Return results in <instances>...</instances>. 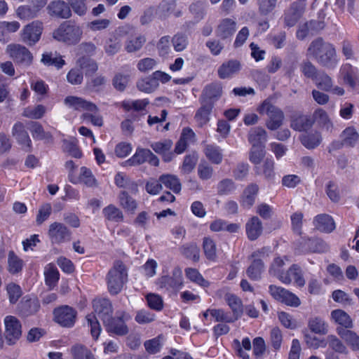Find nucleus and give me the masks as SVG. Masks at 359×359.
Returning <instances> with one entry per match:
<instances>
[{"mask_svg":"<svg viewBox=\"0 0 359 359\" xmlns=\"http://www.w3.org/2000/svg\"><path fill=\"white\" fill-rule=\"evenodd\" d=\"M212 107L210 103L203 104L202 107L197 111L195 115V119L201 127L208 122L209 115L212 110Z\"/></svg>","mask_w":359,"mask_h":359,"instance_id":"nucleus-59","label":"nucleus"},{"mask_svg":"<svg viewBox=\"0 0 359 359\" xmlns=\"http://www.w3.org/2000/svg\"><path fill=\"white\" fill-rule=\"evenodd\" d=\"M312 126V119L309 116L302 114L294 117L290 124L291 128L297 131L306 130Z\"/></svg>","mask_w":359,"mask_h":359,"instance_id":"nucleus-37","label":"nucleus"},{"mask_svg":"<svg viewBox=\"0 0 359 359\" xmlns=\"http://www.w3.org/2000/svg\"><path fill=\"white\" fill-rule=\"evenodd\" d=\"M48 237L53 243L60 244L71 240V231L62 223L53 222L49 226Z\"/></svg>","mask_w":359,"mask_h":359,"instance_id":"nucleus-13","label":"nucleus"},{"mask_svg":"<svg viewBox=\"0 0 359 359\" xmlns=\"http://www.w3.org/2000/svg\"><path fill=\"white\" fill-rule=\"evenodd\" d=\"M198 162V155L196 153L187 154L183 159L182 163L180 167L182 174L187 175L191 173L195 168Z\"/></svg>","mask_w":359,"mask_h":359,"instance_id":"nucleus-45","label":"nucleus"},{"mask_svg":"<svg viewBox=\"0 0 359 359\" xmlns=\"http://www.w3.org/2000/svg\"><path fill=\"white\" fill-rule=\"evenodd\" d=\"M50 15L60 18H68L72 12L69 5L64 1H54L50 3L47 7Z\"/></svg>","mask_w":359,"mask_h":359,"instance_id":"nucleus-22","label":"nucleus"},{"mask_svg":"<svg viewBox=\"0 0 359 359\" xmlns=\"http://www.w3.org/2000/svg\"><path fill=\"white\" fill-rule=\"evenodd\" d=\"M236 31V22L230 18H226L219 22L215 34L222 39H228L233 35Z\"/></svg>","mask_w":359,"mask_h":359,"instance_id":"nucleus-19","label":"nucleus"},{"mask_svg":"<svg viewBox=\"0 0 359 359\" xmlns=\"http://www.w3.org/2000/svg\"><path fill=\"white\" fill-rule=\"evenodd\" d=\"M206 158L214 164H219L223 158L222 149L217 145L206 144L203 149Z\"/></svg>","mask_w":359,"mask_h":359,"instance_id":"nucleus-35","label":"nucleus"},{"mask_svg":"<svg viewBox=\"0 0 359 359\" xmlns=\"http://www.w3.org/2000/svg\"><path fill=\"white\" fill-rule=\"evenodd\" d=\"M339 73L344 81L351 88L359 86V72L356 67L346 63L341 67Z\"/></svg>","mask_w":359,"mask_h":359,"instance_id":"nucleus-18","label":"nucleus"},{"mask_svg":"<svg viewBox=\"0 0 359 359\" xmlns=\"http://www.w3.org/2000/svg\"><path fill=\"white\" fill-rule=\"evenodd\" d=\"M307 55L313 57L321 65L333 69L337 63L336 50L334 46L318 38L311 42Z\"/></svg>","mask_w":359,"mask_h":359,"instance_id":"nucleus-1","label":"nucleus"},{"mask_svg":"<svg viewBox=\"0 0 359 359\" xmlns=\"http://www.w3.org/2000/svg\"><path fill=\"white\" fill-rule=\"evenodd\" d=\"M257 12L261 16H268L275 13L278 0H255Z\"/></svg>","mask_w":359,"mask_h":359,"instance_id":"nucleus-31","label":"nucleus"},{"mask_svg":"<svg viewBox=\"0 0 359 359\" xmlns=\"http://www.w3.org/2000/svg\"><path fill=\"white\" fill-rule=\"evenodd\" d=\"M74 359H96L92 352L85 346L76 344L71 348Z\"/></svg>","mask_w":359,"mask_h":359,"instance_id":"nucleus-52","label":"nucleus"},{"mask_svg":"<svg viewBox=\"0 0 359 359\" xmlns=\"http://www.w3.org/2000/svg\"><path fill=\"white\" fill-rule=\"evenodd\" d=\"M255 172L258 175H264L266 179L271 180L274 177V161L271 158H266L262 165H257L254 168Z\"/></svg>","mask_w":359,"mask_h":359,"instance_id":"nucleus-36","label":"nucleus"},{"mask_svg":"<svg viewBox=\"0 0 359 359\" xmlns=\"http://www.w3.org/2000/svg\"><path fill=\"white\" fill-rule=\"evenodd\" d=\"M54 320L64 327H72L74 325L77 312L67 305L57 307L53 311Z\"/></svg>","mask_w":359,"mask_h":359,"instance_id":"nucleus-9","label":"nucleus"},{"mask_svg":"<svg viewBox=\"0 0 359 359\" xmlns=\"http://www.w3.org/2000/svg\"><path fill=\"white\" fill-rule=\"evenodd\" d=\"M82 34V29L79 25L72 22H66L54 31L53 38L72 45L77 43L81 40Z\"/></svg>","mask_w":359,"mask_h":359,"instance_id":"nucleus-4","label":"nucleus"},{"mask_svg":"<svg viewBox=\"0 0 359 359\" xmlns=\"http://www.w3.org/2000/svg\"><path fill=\"white\" fill-rule=\"evenodd\" d=\"M64 103L69 108L76 111H86L88 112L98 111V108L94 103L78 96H67L64 100Z\"/></svg>","mask_w":359,"mask_h":359,"instance_id":"nucleus-14","label":"nucleus"},{"mask_svg":"<svg viewBox=\"0 0 359 359\" xmlns=\"http://www.w3.org/2000/svg\"><path fill=\"white\" fill-rule=\"evenodd\" d=\"M46 111V107L42 104H38L35 107H26L23 111L22 115L27 118L39 119L44 115Z\"/></svg>","mask_w":359,"mask_h":359,"instance_id":"nucleus-60","label":"nucleus"},{"mask_svg":"<svg viewBox=\"0 0 359 359\" xmlns=\"http://www.w3.org/2000/svg\"><path fill=\"white\" fill-rule=\"evenodd\" d=\"M270 294L277 301L287 306L297 307L300 305L299 298L289 290L274 285L269 287Z\"/></svg>","mask_w":359,"mask_h":359,"instance_id":"nucleus-10","label":"nucleus"},{"mask_svg":"<svg viewBox=\"0 0 359 359\" xmlns=\"http://www.w3.org/2000/svg\"><path fill=\"white\" fill-rule=\"evenodd\" d=\"M279 280L284 284H290L292 281L300 287L305 285V280L301 269L294 264L285 273L279 275Z\"/></svg>","mask_w":359,"mask_h":359,"instance_id":"nucleus-16","label":"nucleus"},{"mask_svg":"<svg viewBox=\"0 0 359 359\" xmlns=\"http://www.w3.org/2000/svg\"><path fill=\"white\" fill-rule=\"evenodd\" d=\"M264 156V147H252L250 151L249 160L255 166L259 165Z\"/></svg>","mask_w":359,"mask_h":359,"instance_id":"nucleus-64","label":"nucleus"},{"mask_svg":"<svg viewBox=\"0 0 359 359\" xmlns=\"http://www.w3.org/2000/svg\"><path fill=\"white\" fill-rule=\"evenodd\" d=\"M332 318L334 322L346 328H351L353 323L348 313L341 309H336L331 313Z\"/></svg>","mask_w":359,"mask_h":359,"instance_id":"nucleus-43","label":"nucleus"},{"mask_svg":"<svg viewBox=\"0 0 359 359\" xmlns=\"http://www.w3.org/2000/svg\"><path fill=\"white\" fill-rule=\"evenodd\" d=\"M158 85L159 83L153 79L151 75L140 79L136 84L139 90L147 93L154 91L158 87Z\"/></svg>","mask_w":359,"mask_h":359,"instance_id":"nucleus-48","label":"nucleus"},{"mask_svg":"<svg viewBox=\"0 0 359 359\" xmlns=\"http://www.w3.org/2000/svg\"><path fill=\"white\" fill-rule=\"evenodd\" d=\"M29 130L34 139L53 140L52 135L45 132L42 126L39 123H33Z\"/></svg>","mask_w":359,"mask_h":359,"instance_id":"nucleus-61","label":"nucleus"},{"mask_svg":"<svg viewBox=\"0 0 359 359\" xmlns=\"http://www.w3.org/2000/svg\"><path fill=\"white\" fill-rule=\"evenodd\" d=\"M12 135L17 140L18 142L27 151H30L32 147V141L22 123L17 122L13 127Z\"/></svg>","mask_w":359,"mask_h":359,"instance_id":"nucleus-21","label":"nucleus"},{"mask_svg":"<svg viewBox=\"0 0 359 359\" xmlns=\"http://www.w3.org/2000/svg\"><path fill=\"white\" fill-rule=\"evenodd\" d=\"M5 337L8 344H14L22 335V327L18 318L13 316H7L4 319Z\"/></svg>","mask_w":359,"mask_h":359,"instance_id":"nucleus-12","label":"nucleus"},{"mask_svg":"<svg viewBox=\"0 0 359 359\" xmlns=\"http://www.w3.org/2000/svg\"><path fill=\"white\" fill-rule=\"evenodd\" d=\"M308 326L311 331L316 334H325L327 332V325L322 318L318 317L311 318Z\"/></svg>","mask_w":359,"mask_h":359,"instance_id":"nucleus-54","label":"nucleus"},{"mask_svg":"<svg viewBox=\"0 0 359 359\" xmlns=\"http://www.w3.org/2000/svg\"><path fill=\"white\" fill-rule=\"evenodd\" d=\"M45 280L46 285L50 288H53L57 283L60 278V273L56 266L53 264H49L44 271Z\"/></svg>","mask_w":359,"mask_h":359,"instance_id":"nucleus-38","label":"nucleus"},{"mask_svg":"<svg viewBox=\"0 0 359 359\" xmlns=\"http://www.w3.org/2000/svg\"><path fill=\"white\" fill-rule=\"evenodd\" d=\"M94 312L103 321V323L111 318L113 313L112 305L107 299H97L93 301Z\"/></svg>","mask_w":359,"mask_h":359,"instance_id":"nucleus-17","label":"nucleus"},{"mask_svg":"<svg viewBox=\"0 0 359 359\" xmlns=\"http://www.w3.org/2000/svg\"><path fill=\"white\" fill-rule=\"evenodd\" d=\"M41 62L46 66H54L57 69H61L65 65V61L57 52L44 53L42 55Z\"/></svg>","mask_w":359,"mask_h":359,"instance_id":"nucleus-34","label":"nucleus"},{"mask_svg":"<svg viewBox=\"0 0 359 359\" xmlns=\"http://www.w3.org/2000/svg\"><path fill=\"white\" fill-rule=\"evenodd\" d=\"M326 343L334 351L339 353H348V349L343 342L334 335H328L326 338Z\"/></svg>","mask_w":359,"mask_h":359,"instance_id":"nucleus-57","label":"nucleus"},{"mask_svg":"<svg viewBox=\"0 0 359 359\" xmlns=\"http://www.w3.org/2000/svg\"><path fill=\"white\" fill-rule=\"evenodd\" d=\"M24 262L13 251H10L8 255V270L12 274L20 273L23 267Z\"/></svg>","mask_w":359,"mask_h":359,"instance_id":"nucleus-46","label":"nucleus"},{"mask_svg":"<svg viewBox=\"0 0 359 359\" xmlns=\"http://www.w3.org/2000/svg\"><path fill=\"white\" fill-rule=\"evenodd\" d=\"M146 42V38L140 34L128 36L124 42V48L129 53L140 50Z\"/></svg>","mask_w":359,"mask_h":359,"instance_id":"nucleus-26","label":"nucleus"},{"mask_svg":"<svg viewBox=\"0 0 359 359\" xmlns=\"http://www.w3.org/2000/svg\"><path fill=\"white\" fill-rule=\"evenodd\" d=\"M156 285L165 291L177 292L183 286L182 272L176 268L172 271V276H163L157 279Z\"/></svg>","mask_w":359,"mask_h":359,"instance_id":"nucleus-6","label":"nucleus"},{"mask_svg":"<svg viewBox=\"0 0 359 359\" xmlns=\"http://www.w3.org/2000/svg\"><path fill=\"white\" fill-rule=\"evenodd\" d=\"M210 317L217 323H232L234 320L231 316V313L223 309H212Z\"/></svg>","mask_w":359,"mask_h":359,"instance_id":"nucleus-53","label":"nucleus"},{"mask_svg":"<svg viewBox=\"0 0 359 359\" xmlns=\"http://www.w3.org/2000/svg\"><path fill=\"white\" fill-rule=\"evenodd\" d=\"M309 251L312 252H324L328 250L327 243L320 238H309L306 242Z\"/></svg>","mask_w":359,"mask_h":359,"instance_id":"nucleus-62","label":"nucleus"},{"mask_svg":"<svg viewBox=\"0 0 359 359\" xmlns=\"http://www.w3.org/2000/svg\"><path fill=\"white\" fill-rule=\"evenodd\" d=\"M130 319V316L125 311H118L116 316L110 318L104 325L109 333L114 334L118 336L126 335L128 333V327L126 325V321Z\"/></svg>","mask_w":359,"mask_h":359,"instance_id":"nucleus-8","label":"nucleus"},{"mask_svg":"<svg viewBox=\"0 0 359 359\" xmlns=\"http://www.w3.org/2000/svg\"><path fill=\"white\" fill-rule=\"evenodd\" d=\"M313 224L320 231L330 233L335 228L332 218L326 214L318 215L313 219Z\"/></svg>","mask_w":359,"mask_h":359,"instance_id":"nucleus-29","label":"nucleus"},{"mask_svg":"<svg viewBox=\"0 0 359 359\" xmlns=\"http://www.w3.org/2000/svg\"><path fill=\"white\" fill-rule=\"evenodd\" d=\"M149 149L138 148L133 156L123 163L124 165L135 166L147 162Z\"/></svg>","mask_w":359,"mask_h":359,"instance_id":"nucleus-42","label":"nucleus"},{"mask_svg":"<svg viewBox=\"0 0 359 359\" xmlns=\"http://www.w3.org/2000/svg\"><path fill=\"white\" fill-rule=\"evenodd\" d=\"M304 8L298 2H293L283 14L284 25L287 27L294 26L302 16Z\"/></svg>","mask_w":359,"mask_h":359,"instance_id":"nucleus-15","label":"nucleus"},{"mask_svg":"<svg viewBox=\"0 0 359 359\" xmlns=\"http://www.w3.org/2000/svg\"><path fill=\"white\" fill-rule=\"evenodd\" d=\"M72 183L76 184L79 182L83 183L89 187L96 186V180L94 177L92 172L86 167H81L80 169V175L78 179H72Z\"/></svg>","mask_w":359,"mask_h":359,"instance_id":"nucleus-41","label":"nucleus"},{"mask_svg":"<svg viewBox=\"0 0 359 359\" xmlns=\"http://www.w3.org/2000/svg\"><path fill=\"white\" fill-rule=\"evenodd\" d=\"M241 63L236 60H230L222 64L218 68L217 74L220 79H224L231 77L241 69Z\"/></svg>","mask_w":359,"mask_h":359,"instance_id":"nucleus-25","label":"nucleus"},{"mask_svg":"<svg viewBox=\"0 0 359 359\" xmlns=\"http://www.w3.org/2000/svg\"><path fill=\"white\" fill-rule=\"evenodd\" d=\"M6 52L17 64L29 66L32 62V54L25 46L21 44H8L6 47Z\"/></svg>","mask_w":359,"mask_h":359,"instance_id":"nucleus-7","label":"nucleus"},{"mask_svg":"<svg viewBox=\"0 0 359 359\" xmlns=\"http://www.w3.org/2000/svg\"><path fill=\"white\" fill-rule=\"evenodd\" d=\"M323 28V25L322 22L318 21L311 20L298 29L297 31V37L299 39H304L309 32L310 29H322Z\"/></svg>","mask_w":359,"mask_h":359,"instance_id":"nucleus-58","label":"nucleus"},{"mask_svg":"<svg viewBox=\"0 0 359 359\" xmlns=\"http://www.w3.org/2000/svg\"><path fill=\"white\" fill-rule=\"evenodd\" d=\"M62 150L74 158H79L82 156V153L78 146V141L74 137L62 140Z\"/></svg>","mask_w":359,"mask_h":359,"instance_id":"nucleus-40","label":"nucleus"},{"mask_svg":"<svg viewBox=\"0 0 359 359\" xmlns=\"http://www.w3.org/2000/svg\"><path fill=\"white\" fill-rule=\"evenodd\" d=\"M303 219L304 214L300 211L295 212L290 216L292 230L299 236L302 234Z\"/></svg>","mask_w":359,"mask_h":359,"instance_id":"nucleus-63","label":"nucleus"},{"mask_svg":"<svg viewBox=\"0 0 359 359\" xmlns=\"http://www.w3.org/2000/svg\"><path fill=\"white\" fill-rule=\"evenodd\" d=\"M302 144L309 149L317 147L322 142V137L319 132L309 133L300 137Z\"/></svg>","mask_w":359,"mask_h":359,"instance_id":"nucleus-33","label":"nucleus"},{"mask_svg":"<svg viewBox=\"0 0 359 359\" xmlns=\"http://www.w3.org/2000/svg\"><path fill=\"white\" fill-rule=\"evenodd\" d=\"M224 300L231 310V316L236 322L243 313V306L241 298L234 294L226 292L224 294Z\"/></svg>","mask_w":359,"mask_h":359,"instance_id":"nucleus-20","label":"nucleus"},{"mask_svg":"<svg viewBox=\"0 0 359 359\" xmlns=\"http://www.w3.org/2000/svg\"><path fill=\"white\" fill-rule=\"evenodd\" d=\"M257 111L262 115H266V126L270 130H276L283 124L285 115L283 110L266 99L257 107Z\"/></svg>","mask_w":359,"mask_h":359,"instance_id":"nucleus-3","label":"nucleus"},{"mask_svg":"<svg viewBox=\"0 0 359 359\" xmlns=\"http://www.w3.org/2000/svg\"><path fill=\"white\" fill-rule=\"evenodd\" d=\"M159 181L167 189L172 190L175 194H179L182 189V185L179 178L171 174H164L159 177Z\"/></svg>","mask_w":359,"mask_h":359,"instance_id":"nucleus-32","label":"nucleus"},{"mask_svg":"<svg viewBox=\"0 0 359 359\" xmlns=\"http://www.w3.org/2000/svg\"><path fill=\"white\" fill-rule=\"evenodd\" d=\"M185 275L191 282H194L201 287H208L210 285V283L206 280L196 269L187 268L185 269Z\"/></svg>","mask_w":359,"mask_h":359,"instance_id":"nucleus-50","label":"nucleus"},{"mask_svg":"<svg viewBox=\"0 0 359 359\" xmlns=\"http://www.w3.org/2000/svg\"><path fill=\"white\" fill-rule=\"evenodd\" d=\"M263 226L261 220L256 216L250 218L245 224L247 237L250 241L257 240L262 233Z\"/></svg>","mask_w":359,"mask_h":359,"instance_id":"nucleus-24","label":"nucleus"},{"mask_svg":"<svg viewBox=\"0 0 359 359\" xmlns=\"http://www.w3.org/2000/svg\"><path fill=\"white\" fill-rule=\"evenodd\" d=\"M128 280L126 266L119 260L116 261L107 276L108 290L111 294H118Z\"/></svg>","mask_w":359,"mask_h":359,"instance_id":"nucleus-2","label":"nucleus"},{"mask_svg":"<svg viewBox=\"0 0 359 359\" xmlns=\"http://www.w3.org/2000/svg\"><path fill=\"white\" fill-rule=\"evenodd\" d=\"M266 140V132L262 127L254 128L249 132L248 141L252 147H264Z\"/></svg>","mask_w":359,"mask_h":359,"instance_id":"nucleus-30","label":"nucleus"},{"mask_svg":"<svg viewBox=\"0 0 359 359\" xmlns=\"http://www.w3.org/2000/svg\"><path fill=\"white\" fill-rule=\"evenodd\" d=\"M104 217L116 222H122L123 220V215L122 211L114 205H109L102 210Z\"/></svg>","mask_w":359,"mask_h":359,"instance_id":"nucleus-49","label":"nucleus"},{"mask_svg":"<svg viewBox=\"0 0 359 359\" xmlns=\"http://www.w3.org/2000/svg\"><path fill=\"white\" fill-rule=\"evenodd\" d=\"M40 309V303L38 299H29L22 303L21 312L25 316H30L36 313Z\"/></svg>","mask_w":359,"mask_h":359,"instance_id":"nucleus-56","label":"nucleus"},{"mask_svg":"<svg viewBox=\"0 0 359 359\" xmlns=\"http://www.w3.org/2000/svg\"><path fill=\"white\" fill-rule=\"evenodd\" d=\"M164 339L162 335L153 338L149 340H147L144 344V348L146 351L150 354H155L158 353L163 344Z\"/></svg>","mask_w":359,"mask_h":359,"instance_id":"nucleus-55","label":"nucleus"},{"mask_svg":"<svg viewBox=\"0 0 359 359\" xmlns=\"http://www.w3.org/2000/svg\"><path fill=\"white\" fill-rule=\"evenodd\" d=\"M342 144L353 147L359 141V135L353 127L346 128L341 133Z\"/></svg>","mask_w":359,"mask_h":359,"instance_id":"nucleus-44","label":"nucleus"},{"mask_svg":"<svg viewBox=\"0 0 359 359\" xmlns=\"http://www.w3.org/2000/svg\"><path fill=\"white\" fill-rule=\"evenodd\" d=\"M203 248L206 258L215 262L217 259V248L215 241L209 238L205 237L203 241Z\"/></svg>","mask_w":359,"mask_h":359,"instance_id":"nucleus-51","label":"nucleus"},{"mask_svg":"<svg viewBox=\"0 0 359 359\" xmlns=\"http://www.w3.org/2000/svg\"><path fill=\"white\" fill-rule=\"evenodd\" d=\"M120 205L127 212L134 213L137 208V201L126 191H123L118 195Z\"/></svg>","mask_w":359,"mask_h":359,"instance_id":"nucleus-39","label":"nucleus"},{"mask_svg":"<svg viewBox=\"0 0 359 359\" xmlns=\"http://www.w3.org/2000/svg\"><path fill=\"white\" fill-rule=\"evenodd\" d=\"M337 332L353 351L359 350V336L356 333L343 327H337Z\"/></svg>","mask_w":359,"mask_h":359,"instance_id":"nucleus-28","label":"nucleus"},{"mask_svg":"<svg viewBox=\"0 0 359 359\" xmlns=\"http://www.w3.org/2000/svg\"><path fill=\"white\" fill-rule=\"evenodd\" d=\"M148 104L149 100L147 99L125 100L121 102V107L126 111H135L139 112L144 110Z\"/></svg>","mask_w":359,"mask_h":359,"instance_id":"nucleus-47","label":"nucleus"},{"mask_svg":"<svg viewBox=\"0 0 359 359\" xmlns=\"http://www.w3.org/2000/svg\"><path fill=\"white\" fill-rule=\"evenodd\" d=\"M43 25L40 21H33L24 27L21 31V39L28 46H34L38 42L42 34Z\"/></svg>","mask_w":359,"mask_h":359,"instance_id":"nucleus-11","label":"nucleus"},{"mask_svg":"<svg viewBox=\"0 0 359 359\" xmlns=\"http://www.w3.org/2000/svg\"><path fill=\"white\" fill-rule=\"evenodd\" d=\"M313 123L315 122L322 130L327 132H332L333 129V123L328 114L322 108L316 109L313 114Z\"/></svg>","mask_w":359,"mask_h":359,"instance_id":"nucleus-23","label":"nucleus"},{"mask_svg":"<svg viewBox=\"0 0 359 359\" xmlns=\"http://www.w3.org/2000/svg\"><path fill=\"white\" fill-rule=\"evenodd\" d=\"M267 251V248H263L253 252L252 254L251 257L253 260L246 269V274L252 280H259L261 278L262 273L264 269L262 259L268 256Z\"/></svg>","mask_w":359,"mask_h":359,"instance_id":"nucleus-5","label":"nucleus"},{"mask_svg":"<svg viewBox=\"0 0 359 359\" xmlns=\"http://www.w3.org/2000/svg\"><path fill=\"white\" fill-rule=\"evenodd\" d=\"M259 192V187L256 184H249L244 190L241 204L245 208H250L255 203V198Z\"/></svg>","mask_w":359,"mask_h":359,"instance_id":"nucleus-27","label":"nucleus"}]
</instances>
